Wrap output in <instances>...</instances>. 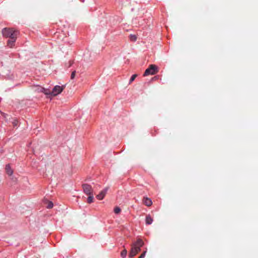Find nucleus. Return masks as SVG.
<instances>
[{
	"label": "nucleus",
	"instance_id": "obj_1",
	"mask_svg": "<svg viewBox=\"0 0 258 258\" xmlns=\"http://www.w3.org/2000/svg\"><path fill=\"white\" fill-rule=\"evenodd\" d=\"M3 34L6 37H9L7 44L12 48L14 46L19 31L14 30L13 28H4L2 31Z\"/></svg>",
	"mask_w": 258,
	"mask_h": 258
},
{
	"label": "nucleus",
	"instance_id": "obj_2",
	"mask_svg": "<svg viewBox=\"0 0 258 258\" xmlns=\"http://www.w3.org/2000/svg\"><path fill=\"white\" fill-rule=\"evenodd\" d=\"M158 72V67L155 64H151L144 72V76H147L150 75H153Z\"/></svg>",
	"mask_w": 258,
	"mask_h": 258
},
{
	"label": "nucleus",
	"instance_id": "obj_3",
	"mask_svg": "<svg viewBox=\"0 0 258 258\" xmlns=\"http://www.w3.org/2000/svg\"><path fill=\"white\" fill-rule=\"evenodd\" d=\"M64 88V86H55L51 91V95L55 96L60 93Z\"/></svg>",
	"mask_w": 258,
	"mask_h": 258
},
{
	"label": "nucleus",
	"instance_id": "obj_4",
	"mask_svg": "<svg viewBox=\"0 0 258 258\" xmlns=\"http://www.w3.org/2000/svg\"><path fill=\"white\" fill-rule=\"evenodd\" d=\"M132 245L134 247H135L136 250L139 252L141 250V247L144 245V242L142 239H138L136 242Z\"/></svg>",
	"mask_w": 258,
	"mask_h": 258
},
{
	"label": "nucleus",
	"instance_id": "obj_5",
	"mask_svg": "<svg viewBox=\"0 0 258 258\" xmlns=\"http://www.w3.org/2000/svg\"><path fill=\"white\" fill-rule=\"evenodd\" d=\"M84 192L87 195L93 194V189L92 186L88 184H83L82 185Z\"/></svg>",
	"mask_w": 258,
	"mask_h": 258
},
{
	"label": "nucleus",
	"instance_id": "obj_6",
	"mask_svg": "<svg viewBox=\"0 0 258 258\" xmlns=\"http://www.w3.org/2000/svg\"><path fill=\"white\" fill-rule=\"evenodd\" d=\"M108 190V187H106L105 189L100 191V192L96 196V198L99 200H102L105 197L107 191Z\"/></svg>",
	"mask_w": 258,
	"mask_h": 258
},
{
	"label": "nucleus",
	"instance_id": "obj_7",
	"mask_svg": "<svg viewBox=\"0 0 258 258\" xmlns=\"http://www.w3.org/2000/svg\"><path fill=\"white\" fill-rule=\"evenodd\" d=\"M131 246L132 248L128 255V256L130 258L133 257L138 253V251L136 250L135 247H134L132 245Z\"/></svg>",
	"mask_w": 258,
	"mask_h": 258
},
{
	"label": "nucleus",
	"instance_id": "obj_8",
	"mask_svg": "<svg viewBox=\"0 0 258 258\" xmlns=\"http://www.w3.org/2000/svg\"><path fill=\"white\" fill-rule=\"evenodd\" d=\"M143 202L146 206L148 207L151 206L152 204L151 200L148 198H144Z\"/></svg>",
	"mask_w": 258,
	"mask_h": 258
},
{
	"label": "nucleus",
	"instance_id": "obj_9",
	"mask_svg": "<svg viewBox=\"0 0 258 258\" xmlns=\"http://www.w3.org/2000/svg\"><path fill=\"white\" fill-rule=\"evenodd\" d=\"M6 171L9 175L11 176L13 173V170L11 168L10 165L9 164H8L6 166Z\"/></svg>",
	"mask_w": 258,
	"mask_h": 258
},
{
	"label": "nucleus",
	"instance_id": "obj_10",
	"mask_svg": "<svg viewBox=\"0 0 258 258\" xmlns=\"http://www.w3.org/2000/svg\"><path fill=\"white\" fill-rule=\"evenodd\" d=\"M153 220L150 215H148L146 217V224H151Z\"/></svg>",
	"mask_w": 258,
	"mask_h": 258
},
{
	"label": "nucleus",
	"instance_id": "obj_11",
	"mask_svg": "<svg viewBox=\"0 0 258 258\" xmlns=\"http://www.w3.org/2000/svg\"><path fill=\"white\" fill-rule=\"evenodd\" d=\"M89 197L87 199V202L89 204H90L93 202L94 200V195L93 194L88 195Z\"/></svg>",
	"mask_w": 258,
	"mask_h": 258
},
{
	"label": "nucleus",
	"instance_id": "obj_12",
	"mask_svg": "<svg viewBox=\"0 0 258 258\" xmlns=\"http://www.w3.org/2000/svg\"><path fill=\"white\" fill-rule=\"evenodd\" d=\"M41 92H43L44 93H45V94H47V95H51V91L49 90H48V89H45L44 88H41Z\"/></svg>",
	"mask_w": 258,
	"mask_h": 258
},
{
	"label": "nucleus",
	"instance_id": "obj_13",
	"mask_svg": "<svg viewBox=\"0 0 258 258\" xmlns=\"http://www.w3.org/2000/svg\"><path fill=\"white\" fill-rule=\"evenodd\" d=\"M46 207L48 209H51L53 206L52 202H50V201H46Z\"/></svg>",
	"mask_w": 258,
	"mask_h": 258
},
{
	"label": "nucleus",
	"instance_id": "obj_14",
	"mask_svg": "<svg viewBox=\"0 0 258 258\" xmlns=\"http://www.w3.org/2000/svg\"><path fill=\"white\" fill-rule=\"evenodd\" d=\"M127 255V250L124 249L120 253V255L122 258H125Z\"/></svg>",
	"mask_w": 258,
	"mask_h": 258
},
{
	"label": "nucleus",
	"instance_id": "obj_15",
	"mask_svg": "<svg viewBox=\"0 0 258 258\" xmlns=\"http://www.w3.org/2000/svg\"><path fill=\"white\" fill-rule=\"evenodd\" d=\"M130 39L132 41H136L137 40V36L135 35L131 34L130 35Z\"/></svg>",
	"mask_w": 258,
	"mask_h": 258
},
{
	"label": "nucleus",
	"instance_id": "obj_16",
	"mask_svg": "<svg viewBox=\"0 0 258 258\" xmlns=\"http://www.w3.org/2000/svg\"><path fill=\"white\" fill-rule=\"evenodd\" d=\"M137 75H136V74H134V75H133L131 77V79H130V80L129 83H130V84L132 83V82L135 80V79H136V78L137 77Z\"/></svg>",
	"mask_w": 258,
	"mask_h": 258
},
{
	"label": "nucleus",
	"instance_id": "obj_17",
	"mask_svg": "<svg viewBox=\"0 0 258 258\" xmlns=\"http://www.w3.org/2000/svg\"><path fill=\"white\" fill-rule=\"evenodd\" d=\"M121 211L119 207H115L114 209V212L115 214H119Z\"/></svg>",
	"mask_w": 258,
	"mask_h": 258
},
{
	"label": "nucleus",
	"instance_id": "obj_18",
	"mask_svg": "<svg viewBox=\"0 0 258 258\" xmlns=\"http://www.w3.org/2000/svg\"><path fill=\"white\" fill-rule=\"evenodd\" d=\"M76 76V71H74L72 73L71 76V79H74Z\"/></svg>",
	"mask_w": 258,
	"mask_h": 258
},
{
	"label": "nucleus",
	"instance_id": "obj_19",
	"mask_svg": "<svg viewBox=\"0 0 258 258\" xmlns=\"http://www.w3.org/2000/svg\"><path fill=\"white\" fill-rule=\"evenodd\" d=\"M146 251H144V252H143L141 255L139 257V258H144L145 256V254H146Z\"/></svg>",
	"mask_w": 258,
	"mask_h": 258
},
{
	"label": "nucleus",
	"instance_id": "obj_20",
	"mask_svg": "<svg viewBox=\"0 0 258 258\" xmlns=\"http://www.w3.org/2000/svg\"><path fill=\"white\" fill-rule=\"evenodd\" d=\"M13 123L14 126H16L17 125V124H18V121L15 120H14L13 121Z\"/></svg>",
	"mask_w": 258,
	"mask_h": 258
}]
</instances>
